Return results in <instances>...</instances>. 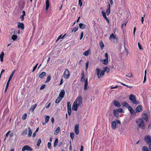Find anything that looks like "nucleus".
Here are the masks:
<instances>
[{
	"mask_svg": "<svg viewBox=\"0 0 151 151\" xmlns=\"http://www.w3.org/2000/svg\"><path fill=\"white\" fill-rule=\"evenodd\" d=\"M83 98L80 95H78L74 101L73 105V110L77 111L78 107L82 104Z\"/></svg>",
	"mask_w": 151,
	"mask_h": 151,
	"instance_id": "1",
	"label": "nucleus"
},
{
	"mask_svg": "<svg viewBox=\"0 0 151 151\" xmlns=\"http://www.w3.org/2000/svg\"><path fill=\"white\" fill-rule=\"evenodd\" d=\"M81 81L82 82H84V90H86L88 89V79L87 78L85 79V77L84 75V73L83 71L81 74Z\"/></svg>",
	"mask_w": 151,
	"mask_h": 151,
	"instance_id": "2",
	"label": "nucleus"
},
{
	"mask_svg": "<svg viewBox=\"0 0 151 151\" xmlns=\"http://www.w3.org/2000/svg\"><path fill=\"white\" fill-rule=\"evenodd\" d=\"M144 141L149 146L151 144V136L149 135L145 136Z\"/></svg>",
	"mask_w": 151,
	"mask_h": 151,
	"instance_id": "3",
	"label": "nucleus"
},
{
	"mask_svg": "<svg viewBox=\"0 0 151 151\" xmlns=\"http://www.w3.org/2000/svg\"><path fill=\"white\" fill-rule=\"evenodd\" d=\"M129 99L134 104H139V103L138 102L136 101V97L132 94H131L130 95Z\"/></svg>",
	"mask_w": 151,
	"mask_h": 151,
	"instance_id": "4",
	"label": "nucleus"
},
{
	"mask_svg": "<svg viewBox=\"0 0 151 151\" xmlns=\"http://www.w3.org/2000/svg\"><path fill=\"white\" fill-rule=\"evenodd\" d=\"M96 71L97 73V75L99 79L101 77L103 76L104 75V70H102L101 71V73H100V70L99 68H97L96 70Z\"/></svg>",
	"mask_w": 151,
	"mask_h": 151,
	"instance_id": "5",
	"label": "nucleus"
},
{
	"mask_svg": "<svg viewBox=\"0 0 151 151\" xmlns=\"http://www.w3.org/2000/svg\"><path fill=\"white\" fill-rule=\"evenodd\" d=\"M109 39L115 43H117L118 42V39L113 33H112L110 36Z\"/></svg>",
	"mask_w": 151,
	"mask_h": 151,
	"instance_id": "6",
	"label": "nucleus"
},
{
	"mask_svg": "<svg viewBox=\"0 0 151 151\" xmlns=\"http://www.w3.org/2000/svg\"><path fill=\"white\" fill-rule=\"evenodd\" d=\"M70 76V72L69 70L66 69L65 70L64 73V77L66 79H68L69 78Z\"/></svg>",
	"mask_w": 151,
	"mask_h": 151,
	"instance_id": "7",
	"label": "nucleus"
},
{
	"mask_svg": "<svg viewBox=\"0 0 151 151\" xmlns=\"http://www.w3.org/2000/svg\"><path fill=\"white\" fill-rule=\"evenodd\" d=\"M25 150L29 151H32V149L30 146L28 145H26L22 147V151H24Z\"/></svg>",
	"mask_w": 151,
	"mask_h": 151,
	"instance_id": "8",
	"label": "nucleus"
},
{
	"mask_svg": "<svg viewBox=\"0 0 151 151\" xmlns=\"http://www.w3.org/2000/svg\"><path fill=\"white\" fill-rule=\"evenodd\" d=\"M67 110L68 114L70 115L71 113V105L70 102H67Z\"/></svg>",
	"mask_w": 151,
	"mask_h": 151,
	"instance_id": "9",
	"label": "nucleus"
},
{
	"mask_svg": "<svg viewBox=\"0 0 151 151\" xmlns=\"http://www.w3.org/2000/svg\"><path fill=\"white\" fill-rule=\"evenodd\" d=\"M142 117L143 119L146 122H147L148 121V116L146 112H145L142 113Z\"/></svg>",
	"mask_w": 151,
	"mask_h": 151,
	"instance_id": "10",
	"label": "nucleus"
},
{
	"mask_svg": "<svg viewBox=\"0 0 151 151\" xmlns=\"http://www.w3.org/2000/svg\"><path fill=\"white\" fill-rule=\"evenodd\" d=\"M135 110L136 112H139L142 111V106L139 105L136 108Z\"/></svg>",
	"mask_w": 151,
	"mask_h": 151,
	"instance_id": "11",
	"label": "nucleus"
},
{
	"mask_svg": "<svg viewBox=\"0 0 151 151\" xmlns=\"http://www.w3.org/2000/svg\"><path fill=\"white\" fill-rule=\"evenodd\" d=\"M18 27L19 29H21L23 30L24 29V25L23 23H21L20 22H18Z\"/></svg>",
	"mask_w": 151,
	"mask_h": 151,
	"instance_id": "12",
	"label": "nucleus"
},
{
	"mask_svg": "<svg viewBox=\"0 0 151 151\" xmlns=\"http://www.w3.org/2000/svg\"><path fill=\"white\" fill-rule=\"evenodd\" d=\"M79 125L76 124L75 125L74 127L75 133L77 135L79 133Z\"/></svg>",
	"mask_w": 151,
	"mask_h": 151,
	"instance_id": "13",
	"label": "nucleus"
},
{
	"mask_svg": "<svg viewBox=\"0 0 151 151\" xmlns=\"http://www.w3.org/2000/svg\"><path fill=\"white\" fill-rule=\"evenodd\" d=\"M105 56L106 58L104 59V65H107L108 63V55L107 53L105 54Z\"/></svg>",
	"mask_w": 151,
	"mask_h": 151,
	"instance_id": "14",
	"label": "nucleus"
},
{
	"mask_svg": "<svg viewBox=\"0 0 151 151\" xmlns=\"http://www.w3.org/2000/svg\"><path fill=\"white\" fill-rule=\"evenodd\" d=\"M65 94V91L63 89L60 92L58 96L63 99L64 97Z\"/></svg>",
	"mask_w": 151,
	"mask_h": 151,
	"instance_id": "15",
	"label": "nucleus"
},
{
	"mask_svg": "<svg viewBox=\"0 0 151 151\" xmlns=\"http://www.w3.org/2000/svg\"><path fill=\"white\" fill-rule=\"evenodd\" d=\"M110 7H111V6H110V4L109 3L108 5L107 6V8H108V9H107V10L106 11V13L107 14V15H108L110 13Z\"/></svg>",
	"mask_w": 151,
	"mask_h": 151,
	"instance_id": "16",
	"label": "nucleus"
},
{
	"mask_svg": "<svg viewBox=\"0 0 151 151\" xmlns=\"http://www.w3.org/2000/svg\"><path fill=\"white\" fill-rule=\"evenodd\" d=\"M128 109L132 114H133V115H134V114H135V112L131 106H129Z\"/></svg>",
	"mask_w": 151,
	"mask_h": 151,
	"instance_id": "17",
	"label": "nucleus"
},
{
	"mask_svg": "<svg viewBox=\"0 0 151 151\" xmlns=\"http://www.w3.org/2000/svg\"><path fill=\"white\" fill-rule=\"evenodd\" d=\"M113 113L114 115L117 118L119 117V114L117 110L116 109H114L113 111Z\"/></svg>",
	"mask_w": 151,
	"mask_h": 151,
	"instance_id": "18",
	"label": "nucleus"
},
{
	"mask_svg": "<svg viewBox=\"0 0 151 151\" xmlns=\"http://www.w3.org/2000/svg\"><path fill=\"white\" fill-rule=\"evenodd\" d=\"M139 127L141 128L142 129L145 128V123H139L138 125Z\"/></svg>",
	"mask_w": 151,
	"mask_h": 151,
	"instance_id": "19",
	"label": "nucleus"
},
{
	"mask_svg": "<svg viewBox=\"0 0 151 151\" xmlns=\"http://www.w3.org/2000/svg\"><path fill=\"white\" fill-rule=\"evenodd\" d=\"M114 105L118 107H120L121 106V104L118 101H114Z\"/></svg>",
	"mask_w": 151,
	"mask_h": 151,
	"instance_id": "20",
	"label": "nucleus"
},
{
	"mask_svg": "<svg viewBox=\"0 0 151 151\" xmlns=\"http://www.w3.org/2000/svg\"><path fill=\"white\" fill-rule=\"evenodd\" d=\"M15 71V70H14V71H12V73L10 75V76L9 78V79H8V80L7 82H10V81L11 80L13 75Z\"/></svg>",
	"mask_w": 151,
	"mask_h": 151,
	"instance_id": "21",
	"label": "nucleus"
},
{
	"mask_svg": "<svg viewBox=\"0 0 151 151\" xmlns=\"http://www.w3.org/2000/svg\"><path fill=\"white\" fill-rule=\"evenodd\" d=\"M46 76V73L45 72H42L39 75V77L40 78H42L44 77L45 76Z\"/></svg>",
	"mask_w": 151,
	"mask_h": 151,
	"instance_id": "22",
	"label": "nucleus"
},
{
	"mask_svg": "<svg viewBox=\"0 0 151 151\" xmlns=\"http://www.w3.org/2000/svg\"><path fill=\"white\" fill-rule=\"evenodd\" d=\"M60 131V127H58L54 131V134L55 135H57Z\"/></svg>",
	"mask_w": 151,
	"mask_h": 151,
	"instance_id": "23",
	"label": "nucleus"
},
{
	"mask_svg": "<svg viewBox=\"0 0 151 151\" xmlns=\"http://www.w3.org/2000/svg\"><path fill=\"white\" fill-rule=\"evenodd\" d=\"M46 10L47 11L48 9L49 8L50 6V4L49 3V0H46Z\"/></svg>",
	"mask_w": 151,
	"mask_h": 151,
	"instance_id": "24",
	"label": "nucleus"
},
{
	"mask_svg": "<svg viewBox=\"0 0 151 151\" xmlns=\"http://www.w3.org/2000/svg\"><path fill=\"white\" fill-rule=\"evenodd\" d=\"M91 53V50L90 49L85 52H83V54L85 56H88Z\"/></svg>",
	"mask_w": 151,
	"mask_h": 151,
	"instance_id": "25",
	"label": "nucleus"
},
{
	"mask_svg": "<svg viewBox=\"0 0 151 151\" xmlns=\"http://www.w3.org/2000/svg\"><path fill=\"white\" fill-rule=\"evenodd\" d=\"M4 55V52L3 51L1 52V53L0 54V58L1 61L3 62V57Z\"/></svg>",
	"mask_w": 151,
	"mask_h": 151,
	"instance_id": "26",
	"label": "nucleus"
},
{
	"mask_svg": "<svg viewBox=\"0 0 151 151\" xmlns=\"http://www.w3.org/2000/svg\"><path fill=\"white\" fill-rule=\"evenodd\" d=\"M28 131V129H25L22 132V136L26 135Z\"/></svg>",
	"mask_w": 151,
	"mask_h": 151,
	"instance_id": "27",
	"label": "nucleus"
},
{
	"mask_svg": "<svg viewBox=\"0 0 151 151\" xmlns=\"http://www.w3.org/2000/svg\"><path fill=\"white\" fill-rule=\"evenodd\" d=\"M79 27L80 29H83L85 27V25L82 23H80L79 24Z\"/></svg>",
	"mask_w": 151,
	"mask_h": 151,
	"instance_id": "28",
	"label": "nucleus"
},
{
	"mask_svg": "<svg viewBox=\"0 0 151 151\" xmlns=\"http://www.w3.org/2000/svg\"><path fill=\"white\" fill-rule=\"evenodd\" d=\"M28 131L29 132L28 134V136L29 137H30L32 136V131L31 129L29 127Z\"/></svg>",
	"mask_w": 151,
	"mask_h": 151,
	"instance_id": "29",
	"label": "nucleus"
},
{
	"mask_svg": "<svg viewBox=\"0 0 151 151\" xmlns=\"http://www.w3.org/2000/svg\"><path fill=\"white\" fill-rule=\"evenodd\" d=\"M62 99V98L58 96L55 101V103L56 104L59 103L60 101Z\"/></svg>",
	"mask_w": 151,
	"mask_h": 151,
	"instance_id": "30",
	"label": "nucleus"
},
{
	"mask_svg": "<svg viewBox=\"0 0 151 151\" xmlns=\"http://www.w3.org/2000/svg\"><path fill=\"white\" fill-rule=\"evenodd\" d=\"M122 105L123 106H125L127 107V108L130 106L129 104L126 102H124L122 104Z\"/></svg>",
	"mask_w": 151,
	"mask_h": 151,
	"instance_id": "31",
	"label": "nucleus"
},
{
	"mask_svg": "<svg viewBox=\"0 0 151 151\" xmlns=\"http://www.w3.org/2000/svg\"><path fill=\"white\" fill-rule=\"evenodd\" d=\"M111 126L113 129H114L116 128V123H111Z\"/></svg>",
	"mask_w": 151,
	"mask_h": 151,
	"instance_id": "32",
	"label": "nucleus"
},
{
	"mask_svg": "<svg viewBox=\"0 0 151 151\" xmlns=\"http://www.w3.org/2000/svg\"><path fill=\"white\" fill-rule=\"evenodd\" d=\"M110 69L108 67H104V73H108L110 71Z\"/></svg>",
	"mask_w": 151,
	"mask_h": 151,
	"instance_id": "33",
	"label": "nucleus"
},
{
	"mask_svg": "<svg viewBox=\"0 0 151 151\" xmlns=\"http://www.w3.org/2000/svg\"><path fill=\"white\" fill-rule=\"evenodd\" d=\"M99 45L100 46L102 50L103 49V47H104V44L102 41H101L99 43Z\"/></svg>",
	"mask_w": 151,
	"mask_h": 151,
	"instance_id": "34",
	"label": "nucleus"
},
{
	"mask_svg": "<svg viewBox=\"0 0 151 151\" xmlns=\"http://www.w3.org/2000/svg\"><path fill=\"white\" fill-rule=\"evenodd\" d=\"M143 151H149L148 149L145 146H144L142 148Z\"/></svg>",
	"mask_w": 151,
	"mask_h": 151,
	"instance_id": "35",
	"label": "nucleus"
},
{
	"mask_svg": "<svg viewBox=\"0 0 151 151\" xmlns=\"http://www.w3.org/2000/svg\"><path fill=\"white\" fill-rule=\"evenodd\" d=\"M51 79V75H49L48 76L47 78L45 81V83H47L49 82Z\"/></svg>",
	"mask_w": 151,
	"mask_h": 151,
	"instance_id": "36",
	"label": "nucleus"
},
{
	"mask_svg": "<svg viewBox=\"0 0 151 151\" xmlns=\"http://www.w3.org/2000/svg\"><path fill=\"white\" fill-rule=\"evenodd\" d=\"M58 139L57 138H56L55 141L54 143V147H55L58 144Z\"/></svg>",
	"mask_w": 151,
	"mask_h": 151,
	"instance_id": "37",
	"label": "nucleus"
},
{
	"mask_svg": "<svg viewBox=\"0 0 151 151\" xmlns=\"http://www.w3.org/2000/svg\"><path fill=\"white\" fill-rule=\"evenodd\" d=\"M78 27L77 26L76 27L74 28L71 31V32H75L78 30Z\"/></svg>",
	"mask_w": 151,
	"mask_h": 151,
	"instance_id": "38",
	"label": "nucleus"
},
{
	"mask_svg": "<svg viewBox=\"0 0 151 151\" xmlns=\"http://www.w3.org/2000/svg\"><path fill=\"white\" fill-rule=\"evenodd\" d=\"M17 36L15 35H14L12 37V39L14 41L17 39Z\"/></svg>",
	"mask_w": 151,
	"mask_h": 151,
	"instance_id": "39",
	"label": "nucleus"
},
{
	"mask_svg": "<svg viewBox=\"0 0 151 151\" xmlns=\"http://www.w3.org/2000/svg\"><path fill=\"white\" fill-rule=\"evenodd\" d=\"M70 137L72 139V140H73L74 137V133H71L70 134Z\"/></svg>",
	"mask_w": 151,
	"mask_h": 151,
	"instance_id": "40",
	"label": "nucleus"
},
{
	"mask_svg": "<svg viewBox=\"0 0 151 151\" xmlns=\"http://www.w3.org/2000/svg\"><path fill=\"white\" fill-rule=\"evenodd\" d=\"M45 121L46 123H47L50 119V117L48 116H45Z\"/></svg>",
	"mask_w": 151,
	"mask_h": 151,
	"instance_id": "41",
	"label": "nucleus"
},
{
	"mask_svg": "<svg viewBox=\"0 0 151 151\" xmlns=\"http://www.w3.org/2000/svg\"><path fill=\"white\" fill-rule=\"evenodd\" d=\"M89 63V61L88 60H87L86 62V70H87L88 68Z\"/></svg>",
	"mask_w": 151,
	"mask_h": 151,
	"instance_id": "42",
	"label": "nucleus"
},
{
	"mask_svg": "<svg viewBox=\"0 0 151 151\" xmlns=\"http://www.w3.org/2000/svg\"><path fill=\"white\" fill-rule=\"evenodd\" d=\"M27 117V114L26 113L24 114L22 116V119H25Z\"/></svg>",
	"mask_w": 151,
	"mask_h": 151,
	"instance_id": "43",
	"label": "nucleus"
},
{
	"mask_svg": "<svg viewBox=\"0 0 151 151\" xmlns=\"http://www.w3.org/2000/svg\"><path fill=\"white\" fill-rule=\"evenodd\" d=\"M104 19H106V20L107 22H108V23H109V19H108V18L106 17V14L105 12H104Z\"/></svg>",
	"mask_w": 151,
	"mask_h": 151,
	"instance_id": "44",
	"label": "nucleus"
},
{
	"mask_svg": "<svg viewBox=\"0 0 151 151\" xmlns=\"http://www.w3.org/2000/svg\"><path fill=\"white\" fill-rule=\"evenodd\" d=\"M126 76L129 78H131L132 76V73H128L127 75Z\"/></svg>",
	"mask_w": 151,
	"mask_h": 151,
	"instance_id": "45",
	"label": "nucleus"
},
{
	"mask_svg": "<svg viewBox=\"0 0 151 151\" xmlns=\"http://www.w3.org/2000/svg\"><path fill=\"white\" fill-rule=\"evenodd\" d=\"M118 111V112L119 113V112L120 113H122L123 112H124V111L122 109V108H119L118 109L116 110Z\"/></svg>",
	"mask_w": 151,
	"mask_h": 151,
	"instance_id": "46",
	"label": "nucleus"
},
{
	"mask_svg": "<svg viewBox=\"0 0 151 151\" xmlns=\"http://www.w3.org/2000/svg\"><path fill=\"white\" fill-rule=\"evenodd\" d=\"M145 14H146L145 13V12L143 16L142 17L141 22H142V24L143 23V22H144V18L145 17Z\"/></svg>",
	"mask_w": 151,
	"mask_h": 151,
	"instance_id": "47",
	"label": "nucleus"
},
{
	"mask_svg": "<svg viewBox=\"0 0 151 151\" xmlns=\"http://www.w3.org/2000/svg\"><path fill=\"white\" fill-rule=\"evenodd\" d=\"M41 140L40 139H39L37 143V146H40L41 143Z\"/></svg>",
	"mask_w": 151,
	"mask_h": 151,
	"instance_id": "48",
	"label": "nucleus"
},
{
	"mask_svg": "<svg viewBox=\"0 0 151 151\" xmlns=\"http://www.w3.org/2000/svg\"><path fill=\"white\" fill-rule=\"evenodd\" d=\"M138 44L139 49L140 50H142L143 48L139 42H138Z\"/></svg>",
	"mask_w": 151,
	"mask_h": 151,
	"instance_id": "49",
	"label": "nucleus"
},
{
	"mask_svg": "<svg viewBox=\"0 0 151 151\" xmlns=\"http://www.w3.org/2000/svg\"><path fill=\"white\" fill-rule=\"evenodd\" d=\"M83 31H82L81 32V36H80V40H81L82 39V38L83 37Z\"/></svg>",
	"mask_w": 151,
	"mask_h": 151,
	"instance_id": "50",
	"label": "nucleus"
},
{
	"mask_svg": "<svg viewBox=\"0 0 151 151\" xmlns=\"http://www.w3.org/2000/svg\"><path fill=\"white\" fill-rule=\"evenodd\" d=\"M78 4L81 7L82 5V0H79Z\"/></svg>",
	"mask_w": 151,
	"mask_h": 151,
	"instance_id": "51",
	"label": "nucleus"
},
{
	"mask_svg": "<svg viewBox=\"0 0 151 151\" xmlns=\"http://www.w3.org/2000/svg\"><path fill=\"white\" fill-rule=\"evenodd\" d=\"M37 106V104H35L34 105L32 106V111H33L34 110V109Z\"/></svg>",
	"mask_w": 151,
	"mask_h": 151,
	"instance_id": "52",
	"label": "nucleus"
},
{
	"mask_svg": "<svg viewBox=\"0 0 151 151\" xmlns=\"http://www.w3.org/2000/svg\"><path fill=\"white\" fill-rule=\"evenodd\" d=\"M38 65V63H37L34 67L32 70V72H33L36 70Z\"/></svg>",
	"mask_w": 151,
	"mask_h": 151,
	"instance_id": "53",
	"label": "nucleus"
},
{
	"mask_svg": "<svg viewBox=\"0 0 151 151\" xmlns=\"http://www.w3.org/2000/svg\"><path fill=\"white\" fill-rule=\"evenodd\" d=\"M47 147L49 149H50L51 145V143L50 142H49L47 143Z\"/></svg>",
	"mask_w": 151,
	"mask_h": 151,
	"instance_id": "54",
	"label": "nucleus"
},
{
	"mask_svg": "<svg viewBox=\"0 0 151 151\" xmlns=\"http://www.w3.org/2000/svg\"><path fill=\"white\" fill-rule=\"evenodd\" d=\"M17 32L16 31V30L15 29H14V31L12 32V33H11V34H13V35H14L15 34H17Z\"/></svg>",
	"mask_w": 151,
	"mask_h": 151,
	"instance_id": "55",
	"label": "nucleus"
},
{
	"mask_svg": "<svg viewBox=\"0 0 151 151\" xmlns=\"http://www.w3.org/2000/svg\"><path fill=\"white\" fill-rule=\"evenodd\" d=\"M112 123H121L120 121L118 119H116V122L115 121H113Z\"/></svg>",
	"mask_w": 151,
	"mask_h": 151,
	"instance_id": "56",
	"label": "nucleus"
},
{
	"mask_svg": "<svg viewBox=\"0 0 151 151\" xmlns=\"http://www.w3.org/2000/svg\"><path fill=\"white\" fill-rule=\"evenodd\" d=\"M45 85L44 84H43L42 85L40 88V89L41 90V89H43L45 87Z\"/></svg>",
	"mask_w": 151,
	"mask_h": 151,
	"instance_id": "57",
	"label": "nucleus"
},
{
	"mask_svg": "<svg viewBox=\"0 0 151 151\" xmlns=\"http://www.w3.org/2000/svg\"><path fill=\"white\" fill-rule=\"evenodd\" d=\"M138 121H139V123H144L142 119H139L138 120Z\"/></svg>",
	"mask_w": 151,
	"mask_h": 151,
	"instance_id": "58",
	"label": "nucleus"
},
{
	"mask_svg": "<svg viewBox=\"0 0 151 151\" xmlns=\"http://www.w3.org/2000/svg\"><path fill=\"white\" fill-rule=\"evenodd\" d=\"M118 87V86H111V89L116 88H117Z\"/></svg>",
	"mask_w": 151,
	"mask_h": 151,
	"instance_id": "59",
	"label": "nucleus"
},
{
	"mask_svg": "<svg viewBox=\"0 0 151 151\" xmlns=\"http://www.w3.org/2000/svg\"><path fill=\"white\" fill-rule=\"evenodd\" d=\"M146 75H145L143 83H145L146 82Z\"/></svg>",
	"mask_w": 151,
	"mask_h": 151,
	"instance_id": "60",
	"label": "nucleus"
},
{
	"mask_svg": "<svg viewBox=\"0 0 151 151\" xmlns=\"http://www.w3.org/2000/svg\"><path fill=\"white\" fill-rule=\"evenodd\" d=\"M62 35H60L58 37L57 40H59L60 39H62L63 38H62Z\"/></svg>",
	"mask_w": 151,
	"mask_h": 151,
	"instance_id": "61",
	"label": "nucleus"
},
{
	"mask_svg": "<svg viewBox=\"0 0 151 151\" xmlns=\"http://www.w3.org/2000/svg\"><path fill=\"white\" fill-rule=\"evenodd\" d=\"M20 18L21 19L22 21L24 20V16H23L22 15H21Z\"/></svg>",
	"mask_w": 151,
	"mask_h": 151,
	"instance_id": "62",
	"label": "nucleus"
},
{
	"mask_svg": "<svg viewBox=\"0 0 151 151\" xmlns=\"http://www.w3.org/2000/svg\"><path fill=\"white\" fill-rule=\"evenodd\" d=\"M63 83V78H62L60 80V83L59 84V85H62Z\"/></svg>",
	"mask_w": 151,
	"mask_h": 151,
	"instance_id": "63",
	"label": "nucleus"
},
{
	"mask_svg": "<svg viewBox=\"0 0 151 151\" xmlns=\"http://www.w3.org/2000/svg\"><path fill=\"white\" fill-rule=\"evenodd\" d=\"M148 148L150 150V151H151V144L149 145L148 146Z\"/></svg>",
	"mask_w": 151,
	"mask_h": 151,
	"instance_id": "64",
	"label": "nucleus"
}]
</instances>
